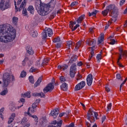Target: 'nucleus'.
Instances as JSON below:
<instances>
[{
  "label": "nucleus",
  "mask_w": 127,
  "mask_h": 127,
  "mask_svg": "<svg viewBox=\"0 0 127 127\" xmlns=\"http://www.w3.org/2000/svg\"><path fill=\"white\" fill-rule=\"evenodd\" d=\"M8 92V91L7 90V88H5L0 93V95L1 96H5L6 94H7Z\"/></svg>",
  "instance_id": "obj_31"
},
{
  "label": "nucleus",
  "mask_w": 127,
  "mask_h": 127,
  "mask_svg": "<svg viewBox=\"0 0 127 127\" xmlns=\"http://www.w3.org/2000/svg\"><path fill=\"white\" fill-rule=\"evenodd\" d=\"M24 98H25V97H27V98H30V92H28L26 93H25L23 95Z\"/></svg>",
  "instance_id": "obj_45"
},
{
  "label": "nucleus",
  "mask_w": 127,
  "mask_h": 127,
  "mask_svg": "<svg viewBox=\"0 0 127 127\" xmlns=\"http://www.w3.org/2000/svg\"><path fill=\"white\" fill-rule=\"evenodd\" d=\"M86 80L88 86H91L92 83H93V76L92 74H89L87 76Z\"/></svg>",
  "instance_id": "obj_14"
},
{
  "label": "nucleus",
  "mask_w": 127,
  "mask_h": 127,
  "mask_svg": "<svg viewBox=\"0 0 127 127\" xmlns=\"http://www.w3.org/2000/svg\"><path fill=\"white\" fill-rule=\"evenodd\" d=\"M37 70V69L35 68H34V67H32L29 70L30 73H33V72H36V71Z\"/></svg>",
  "instance_id": "obj_42"
},
{
  "label": "nucleus",
  "mask_w": 127,
  "mask_h": 127,
  "mask_svg": "<svg viewBox=\"0 0 127 127\" xmlns=\"http://www.w3.org/2000/svg\"><path fill=\"white\" fill-rule=\"evenodd\" d=\"M95 118L96 120H99L98 118V113L94 112V111L90 109L87 112V119L89 121L90 123L86 122V127H92V123H94L95 122Z\"/></svg>",
  "instance_id": "obj_3"
},
{
  "label": "nucleus",
  "mask_w": 127,
  "mask_h": 127,
  "mask_svg": "<svg viewBox=\"0 0 127 127\" xmlns=\"http://www.w3.org/2000/svg\"><path fill=\"white\" fill-rule=\"evenodd\" d=\"M12 22L13 24L16 25V24L17 23V22H18V18L16 17H13L12 18Z\"/></svg>",
  "instance_id": "obj_30"
},
{
  "label": "nucleus",
  "mask_w": 127,
  "mask_h": 127,
  "mask_svg": "<svg viewBox=\"0 0 127 127\" xmlns=\"http://www.w3.org/2000/svg\"><path fill=\"white\" fill-rule=\"evenodd\" d=\"M113 21H114V20H112V19H111V20L109 21V23L107 24L105 26V30H107V29L109 28V27L110 26V25H111V24H112V22H113Z\"/></svg>",
  "instance_id": "obj_34"
},
{
  "label": "nucleus",
  "mask_w": 127,
  "mask_h": 127,
  "mask_svg": "<svg viewBox=\"0 0 127 127\" xmlns=\"http://www.w3.org/2000/svg\"><path fill=\"white\" fill-rule=\"evenodd\" d=\"M66 127H77V126H75L74 123H72L69 125L66 126Z\"/></svg>",
  "instance_id": "obj_54"
},
{
  "label": "nucleus",
  "mask_w": 127,
  "mask_h": 127,
  "mask_svg": "<svg viewBox=\"0 0 127 127\" xmlns=\"http://www.w3.org/2000/svg\"><path fill=\"white\" fill-rule=\"evenodd\" d=\"M2 80L3 82L2 87L5 89V88L8 87V85L10 83V75L9 73H5L3 75Z\"/></svg>",
  "instance_id": "obj_6"
},
{
  "label": "nucleus",
  "mask_w": 127,
  "mask_h": 127,
  "mask_svg": "<svg viewBox=\"0 0 127 127\" xmlns=\"http://www.w3.org/2000/svg\"><path fill=\"white\" fill-rule=\"evenodd\" d=\"M94 47H90L91 48V56L89 57L88 60L89 61H90V60H91V58L93 57V56H94V49H93V48H94Z\"/></svg>",
  "instance_id": "obj_29"
},
{
  "label": "nucleus",
  "mask_w": 127,
  "mask_h": 127,
  "mask_svg": "<svg viewBox=\"0 0 127 127\" xmlns=\"http://www.w3.org/2000/svg\"><path fill=\"white\" fill-rule=\"evenodd\" d=\"M115 43H116V41L115 40H111V41L110 43V44H111L112 45H114Z\"/></svg>",
  "instance_id": "obj_57"
},
{
  "label": "nucleus",
  "mask_w": 127,
  "mask_h": 127,
  "mask_svg": "<svg viewBox=\"0 0 127 127\" xmlns=\"http://www.w3.org/2000/svg\"><path fill=\"white\" fill-rule=\"evenodd\" d=\"M75 61H76V59L73 57L72 58H71L70 60L69 61V64H72V63H74V62H75Z\"/></svg>",
  "instance_id": "obj_41"
},
{
  "label": "nucleus",
  "mask_w": 127,
  "mask_h": 127,
  "mask_svg": "<svg viewBox=\"0 0 127 127\" xmlns=\"http://www.w3.org/2000/svg\"><path fill=\"white\" fill-rule=\"evenodd\" d=\"M26 50L27 53L29 54V55H33L34 52L33 51V50H32V48L30 46H28L26 48Z\"/></svg>",
  "instance_id": "obj_16"
},
{
  "label": "nucleus",
  "mask_w": 127,
  "mask_h": 127,
  "mask_svg": "<svg viewBox=\"0 0 127 127\" xmlns=\"http://www.w3.org/2000/svg\"><path fill=\"white\" fill-rule=\"evenodd\" d=\"M61 43H58L56 46L57 48H60V47H61Z\"/></svg>",
  "instance_id": "obj_61"
},
{
  "label": "nucleus",
  "mask_w": 127,
  "mask_h": 127,
  "mask_svg": "<svg viewBox=\"0 0 127 127\" xmlns=\"http://www.w3.org/2000/svg\"><path fill=\"white\" fill-rule=\"evenodd\" d=\"M119 50L123 55V56H125L126 57H127V51H123V48L122 47L119 48Z\"/></svg>",
  "instance_id": "obj_21"
},
{
  "label": "nucleus",
  "mask_w": 127,
  "mask_h": 127,
  "mask_svg": "<svg viewBox=\"0 0 127 127\" xmlns=\"http://www.w3.org/2000/svg\"><path fill=\"white\" fill-rule=\"evenodd\" d=\"M28 122V119H27V118L24 117L23 118L21 121V125H27V124H28V123H27Z\"/></svg>",
  "instance_id": "obj_28"
},
{
  "label": "nucleus",
  "mask_w": 127,
  "mask_h": 127,
  "mask_svg": "<svg viewBox=\"0 0 127 127\" xmlns=\"http://www.w3.org/2000/svg\"><path fill=\"white\" fill-rule=\"evenodd\" d=\"M117 64L118 65H119L120 67H121L122 68H124V66L123 65V64H121V63H120V62L118 61H117Z\"/></svg>",
  "instance_id": "obj_60"
},
{
  "label": "nucleus",
  "mask_w": 127,
  "mask_h": 127,
  "mask_svg": "<svg viewBox=\"0 0 127 127\" xmlns=\"http://www.w3.org/2000/svg\"><path fill=\"white\" fill-rule=\"evenodd\" d=\"M10 2L8 0H1L0 2V9L1 10H5L7 8H10Z\"/></svg>",
  "instance_id": "obj_7"
},
{
  "label": "nucleus",
  "mask_w": 127,
  "mask_h": 127,
  "mask_svg": "<svg viewBox=\"0 0 127 127\" xmlns=\"http://www.w3.org/2000/svg\"><path fill=\"white\" fill-rule=\"evenodd\" d=\"M53 41V42H54V43H56V42H60V38L59 37H58L57 38L54 39Z\"/></svg>",
  "instance_id": "obj_43"
},
{
  "label": "nucleus",
  "mask_w": 127,
  "mask_h": 127,
  "mask_svg": "<svg viewBox=\"0 0 127 127\" xmlns=\"http://www.w3.org/2000/svg\"><path fill=\"white\" fill-rule=\"evenodd\" d=\"M38 34L37 31H32L31 32V35H32V37H37Z\"/></svg>",
  "instance_id": "obj_32"
},
{
  "label": "nucleus",
  "mask_w": 127,
  "mask_h": 127,
  "mask_svg": "<svg viewBox=\"0 0 127 127\" xmlns=\"http://www.w3.org/2000/svg\"><path fill=\"white\" fill-rule=\"evenodd\" d=\"M97 12H98L97 10H95L93 11L92 13L89 12L88 15L89 16H92V15H96L97 14Z\"/></svg>",
  "instance_id": "obj_39"
},
{
  "label": "nucleus",
  "mask_w": 127,
  "mask_h": 127,
  "mask_svg": "<svg viewBox=\"0 0 127 127\" xmlns=\"http://www.w3.org/2000/svg\"><path fill=\"white\" fill-rule=\"evenodd\" d=\"M55 6V1L51 0L49 4H45L41 2V0H36L35 2V7L39 14L43 16H45L51 12V10Z\"/></svg>",
  "instance_id": "obj_2"
},
{
  "label": "nucleus",
  "mask_w": 127,
  "mask_h": 127,
  "mask_svg": "<svg viewBox=\"0 0 127 127\" xmlns=\"http://www.w3.org/2000/svg\"><path fill=\"white\" fill-rule=\"evenodd\" d=\"M68 68V65L66 64H63L62 65H58V69L59 70H63V71H65L66 69Z\"/></svg>",
  "instance_id": "obj_19"
},
{
  "label": "nucleus",
  "mask_w": 127,
  "mask_h": 127,
  "mask_svg": "<svg viewBox=\"0 0 127 127\" xmlns=\"http://www.w3.org/2000/svg\"><path fill=\"white\" fill-rule=\"evenodd\" d=\"M61 89L63 90V91H67L68 89V85L66 83H64L61 86Z\"/></svg>",
  "instance_id": "obj_23"
},
{
  "label": "nucleus",
  "mask_w": 127,
  "mask_h": 127,
  "mask_svg": "<svg viewBox=\"0 0 127 127\" xmlns=\"http://www.w3.org/2000/svg\"><path fill=\"white\" fill-rule=\"evenodd\" d=\"M77 4H78V2L74 1L71 3L70 6H71V7H73V6H75V5H77Z\"/></svg>",
  "instance_id": "obj_47"
},
{
  "label": "nucleus",
  "mask_w": 127,
  "mask_h": 127,
  "mask_svg": "<svg viewBox=\"0 0 127 127\" xmlns=\"http://www.w3.org/2000/svg\"><path fill=\"white\" fill-rule=\"evenodd\" d=\"M74 43H73L72 41H66V48H67V49H70V48H72V46H74Z\"/></svg>",
  "instance_id": "obj_17"
},
{
  "label": "nucleus",
  "mask_w": 127,
  "mask_h": 127,
  "mask_svg": "<svg viewBox=\"0 0 127 127\" xmlns=\"http://www.w3.org/2000/svg\"><path fill=\"white\" fill-rule=\"evenodd\" d=\"M75 74H76L75 71H72L70 70L69 75L71 78H74V77H75Z\"/></svg>",
  "instance_id": "obj_37"
},
{
  "label": "nucleus",
  "mask_w": 127,
  "mask_h": 127,
  "mask_svg": "<svg viewBox=\"0 0 127 127\" xmlns=\"http://www.w3.org/2000/svg\"><path fill=\"white\" fill-rule=\"evenodd\" d=\"M60 80L61 83H64V82H65V81H66V79H65V77H64V76H61L60 78Z\"/></svg>",
  "instance_id": "obj_48"
},
{
  "label": "nucleus",
  "mask_w": 127,
  "mask_h": 127,
  "mask_svg": "<svg viewBox=\"0 0 127 127\" xmlns=\"http://www.w3.org/2000/svg\"><path fill=\"white\" fill-rule=\"evenodd\" d=\"M126 2V0H121L120 5H123Z\"/></svg>",
  "instance_id": "obj_58"
},
{
  "label": "nucleus",
  "mask_w": 127,
  "mask_h": 127,
  "mask_svg": "<svg viewBox=\"0 0 127 127\" xmlns=\"http://www.w3.org/2000/svg\"><path fill=\"white\" fill-rule=\"evenodd\" d=\"M107 9L110 11V16H112L111 20H113L114 22L117 21L118 17V9L115 4H111L107 7Z\"/></svg>",
  "instance_id": "obj_4"
},
{
  "label": "nucleus",
  "mask_w": 127,
  "mask_h": 127,
  "mask_svg": "<svg viewBox=\"0 0 127 127\" xmlns=\"http://www.w3.org/2000/svg\"><path fill=\"white\" fill-rule=\"evenodd\" d=\"M112 109V103H110L107 106V111L109 112Z\"/></svg>",
  "instance_id": "obj_51"
},
{
  "label": "nucleus",
  "mask_w": 127,
  "mask_h": 127,
  "mask_svg": "<svg viewBox=\"0 0 127 127\" xmlns=\"http://www.w3.org/2000/svg\"><path fill=\"white\" fill-rule=\"evenodd\" d=\"M59 114V110L58 109V108H56L53 111H52L50 115L52 116V117H53L54 119H56Z\"/></svg>",
  "instance_id": "obj_12"
},
{
  "label": "nucleus",
  "mask_w": 127,
  "mask_h": 127,
  "mask_svg": "<svg viewBox=\"0 0 127 127\" xmlns=\"http://www.w3.org/2000/svg\"><path fill=\"white\" fill-rule=\"evenodd\" d=\"M29 81L30 82V83H31V84H34V78H33V76H29Z\"/></svg>",
  "instance_id": "obj_38"
},
{
  "label": "nucleus",
  "mask_w": 127,
  "mask_h": 127,
  "mask_svg": "<svg viewBox=\"0 0 127 127\" xmlns=\"http://www.w3.org/2000/svg\"><path fill=\"white\" fill-rule=\"evenodd\" d=\"M80 26V25L79 24H76L72 29V31H74V30H76L78 27Z\"/></svg>",
  "instance_id": "obj_52"
},
{
  "label": "nucleus",
  "mask_w": 127,
  "mask_h": 127,
  "mask_svg": "<svg viewBox=\"0 0 127 127\" xmlns=\"http://www.w3.org/2000/svg\"><path fill=\"white\" fill-rule=\"evenodd\" d=\"M108 13H109V11L107 9L102 12V14L104 16H107V15H108Z\"/></svg>",
  "instance_id": "obj_36"
},
{
  "label": "nucleus",
  "mask_w": 127,
  "mask_h": 127,
  "mask_svg": "<svg viewBox=\"0 0 127 127\" xmlns=\"http://www.w3.org/2000/svg\"><path fill=\"white\" fill-rule=\"evenodd\" d=\"M49 62V59L46 58L44 59L43 61V63L42 64V65L44 66V65H47V64Z\"/></svg>",
  "instance_id": "obj_33"
},
{
  "label": "nucleus",
  "mask_w": 127,
  "mask_h": 127,
  "mask_svg": "<svg viewBox=\"0 0 127 127\" xmlns=\"http://www.w3.org/2000/svg\"><path fill=\"white\" fill-rule=\"evenodd\" d=\"M33 96L35 97H41V98H44L45 94L43 92H41L40 93H34L33 94Z\"/></svg>",
  "instance_id": "obj_25"
},
{
  "label": "nucleus",
  "mask_w": 127,
  "mask_h": 127,
  "mask_svg": "<svg viewBox=\"0 0 127 127\" xmlns=\"http://www.w3.org/2000/svg\"><path fill=\"white\" fill-rule=\"evenodd\" d=\"M31 65H32V63H31V62L30 61H29V62L28 63V67H30Z\"/></svg>",
  "instance_id": "obj_64"
},
{
  "label": "nucleus",
  "mask_w": 127,
  "mask_h": 127,
  "mask_svg": "<svg viewBox=\"0 0 127 127\" xmlns=\"http://www.w3.org/2000/svg\"><path fill=\"white\" fill-rule=\"evenodd\" d=\"M96 58L97 59V61H100V60H101L102 58V55H101L100 54L97 55V56L96 57Z\"/></svg>",
  "instance_id": "obj_53"
},
{
  "label": "nucleus",
  "mask_w": 127,
  "mask_h": 127,
  "mask_svg": "<svg viewBox=\"0 0 127 127\" xmlns=\"http://www.w3.org/2000/svg\"><path fill=\"white\" fill-rule=\"evenodd\" d=\"M55 13H52L49 17V19H53L54 17H55Z\"/></svg>",
  "instance_id": "obj_46"
},
{
  "label": "nucleus",
  "mask_w": 127,
  "mask_h": 127,
  "mask_svg": "<svg viewBox=\"0 0 127 127\" xmlns=\"http://www.w3.org/2000/svg\"><path fill=\"white\" fill-rule=\"evenodd\" d=\"M16 36L15 29L8 24L0 25V42L7 43L14 40Z\"/></svg>",
  "instance_id": "obj_1"
},
{
  "label": "nucleus",
  "mask_w": 127,
  "mask_h": 127,
  "mask_svg": "<svg viewBox=\"0 0 127 127\" xmlns=\"http://www.w3.org/2000/svg\"><path fill=\"white\" fill-rule=\"evenodd\" d=\"M70 114V112H66V113H61L59 115V117L60 118H62V117H63V116H64L65 115H69Z\"/></svg>",
  "instance_id": "obj_44"
},
{
  "label": "nucleus",
  "mask_w": 127,
  "mask_h": 127,
  "mask_svg": "<svg viewBox=\"0 0 127 127\" xmlns=\"http://www.w3.org/2000/svg\"><path fill=\"white\" fill-rule=\"evenodd\" d=\"M63 123V121L60 120L59 123H58V127H62V123Z\"/></svg>",
  "instance_id": "obj_50"
},
{
  "label": "nucleus",
  "mask_w": 127,
  "mask_h": 127,
  "mask_svg": "<svg viewBox=\"0 0 127 127\" xmlns=\"http://www.w3.org/2000/svg\"><path fill=\"white\" fill-rule=\"evenodd\" d=\"M30 113H31V114L35 113V110H34V106L33 105L32 107H30L28 108L27 115H29V117H31V118H33V119H35L36 123H38V118L37 117V116H36V115H32L30 114Z\"/></svg>",
  "instance_id": "obj_9"
},
{
  "label": "nucleus",
  "mask_w": 127,
  "mask_h": 127,
  "mask_svg": "<svg viewBox=\"0 0 127 127\" xmlns=\"http://www.w3.org/2000/svg\"><path fill=\"white\" fill-rule=\"evenodd\" d=\"M53 89H54V83H50L43 89L44 93L46 94L50 91H52Z\"/></svg>",
  "instance_id": "obj_10"
},
{
  "label": "nucleus",
  "mask_w": 127,
  "mask_h": 127,
  "mask_svg": "<svg viewBox=\"0 0 127 127\" xmlns=\"http://www.w3.org/2000/svg\"><path fill=\"white\" fill-rule=\"evenodd\" d=\"M95 29V28H89V32L90 33H93L94 32V30Z\"/></svg>",
  "instance_id": "obj_55"
},
{
  "label": "nucleus",
  "mask_w": 127,
  "mask_h": 127,
  "mask_svg": "<svg viewBox=\"0 0 127 127\" xmlns=\"http://www.w3.org/2000/svg\"><path fill=\"white\" fill-rule=\"evenodd\" d=\"M21 1H22V0H18L17 1V5H19V4L21 3Z\"/></svg>",
  "instance_id": "obj_62"
},
{
  "label": "nucleus",
  "mask_w": 127,
  "mask_h": 127,
  "mask_svg": "<svg viewBox=\"0 0 127 127\" xmlns=\"http://www.w3.org/2000/svg\"><path fill=\"white\" fill-rule=\"evenodd\" d=\"M77 65H76V64H73L71 65L70 68V71H73V72H76L77 71Z\"/></svg>",
  "instance_id": "obj_24"
},
{
  "label": "nucleus",
  "mask_w": 127,
  "mask_h": 127,
  "mask_svg": "<svg viewBox=\"0 0 127 127\" xmlns=\"http://www.w3.org/2000/svg\"><path fill=\"white\" fill-rule=\"evenodd\" d=\"M28 61V58L26 57L24 60L22 61V64L23 66H25L26 62Z\"/></svg>",
  "instance_id": "obj_35"
},
{
  "label": "nucleus",
  "mask_w": 127,
  "mask_h": 127,
  "mask_svg": "<svg viewBox=\"0 0 127 127\" xmlns=\"http://www.w3.org/2000/svg\"><path fill=\"white\" fill-rule=\"evenodd\" d=\"M105 90H106V92H110V91H111V90H110V88H109V87H108V86H106V87H105Z\"/></svg>",
  "instance_id": "obj_59"
},
{
  "label": "nucleus",
  "mask_w": 127,
  "mask_h": 127,
  "mask_svg": "<svg viewBox=\"0 0 127 127\" xmlns=\"http://www.w3.org/2000/svg\"><path fill=\"white\" fill-rule=\"evenodd\" d=\"M85 86H86V82L84 81H82L75 86L74 90L75 91H79L83 89Z\"/></svg>",
  "instance_id": "obj_11"
},
{
  "label": "nucleus",
  "mask_w": 127,
  "mask_h": 127,
  "mask_svg": "<svg viewBox=\"0 0 127 127\" xmlns=\"http://www.w3.org/2000/svg\"><path fill=\"white\" fill-rule=\"evenodd\" d=\"M84 18H85V15L82 14L80 17H79V18L77 19L76 22L77 23H81L84 20Z\"/></svg>",
  "instance_id": "obj_22"
},
{
  "label": "nucleus",
  "mask_w": 127,
  "mask_h": 127,
  "mask_svg": "<svg viewBox=\"0 0 127 127\" xmlns=\"http://www.w3.org/2000/svg\"><path fill=\"white\" fill-rule=\"evenodd\" d=\"M27 10L28 11H30L31 14H34V8H33V6H29Z\"/></svg>",
  "instance_id": "obj_26"
},
{
  "label": "nucleus",
  "mask_w": 127,
  "mask_h": 127,
  "mask_svg": "<svg viewBox=\"0 0 127 127\" xmlns=\"http://www.w3.org/2000/svg\"><path fill=\"white\" fill-rule=\"evenodd\" d=\"M14 2L15 8L16 9V12H17V11H20V10L23 8L22 11V14H23L24 16H27V17H28V16H27V10H26V8H25V6H26V3H27V0H23L20 5L19 8H18L16 6V1H14Z\"/></svg>",
  "instance_id": "obj_5"
},
{
  "label": "nucleus",
  "mask_w": 127,
  "mask_h": 127,
  "mask_svg": "<svg viewBox=\"0 0 127 127\" xmlns=\"http://www.w3.org/2000/svg\"><path fill=\"white\" fill-rule=\"evenodd\" d=\"M83 44H84V42H83L82 41H79L78 42H77L76 44V45L74 48V51H78V50L79 49V48H80V47H81V46L83 45Z\"/></svg>",
  "instance_id": "obj_15"
},
{
  "label": "nucleus",
  "mask_w": 127,
  "mask_h": 127,
  "mask_svg": "<svg viewBox=\"0 0 127 127\" xmlns=\"http://www.w3.org/2000/svg\"><path fill=\"white\" fill-rule=\"evenodd\" d=\"M81 79H82V75L78 73L76 77V80L77 81H79V80H81Z\"/></svg>",
  "instance_id": "obj_49"
},
{
  "label": "nucleus",
  "mask_w": 127,
  "mask_h": 127,
  "mask_svg": "<svg viewBox=\"0 0 127 127\" xmlns=\"http://www.w3.org/2000/svg\"><path fill=\"white\" fill-rule=\"evenodd\" d=\"M53 34V32H52V29L48 28L47 30H45L42 33V39L44 41H46V39H47V35L49 37H51Z\"/></svg>",
  "instance_id": "obj_8"
},
{
  "label": "nucleus",
  "mask_w": 127,
  "mask_h": 127,
  "mask_svg": "<svg viewBox=\"0 0 127 127\" xmlns=\"http://www.w3.org/2000/svg\"><path fill=\"white\" fill-rule=\"evenodd\" d=\"M25 76H26V72L24 71V70H23L21 73L20 77H21V78H23L25 77Z\"/></svg>",
  "instance_id": "obj_40"
},
{
  "label": "nucleus",
  "mask_w": 127,
  "mask_h": 127,
  "mask_svg": "<svg viewBox=\"0 0 127 127\" xmlns=\"http://www.w3.org/2000/svg\"><path fill=\"white\" fill-rule=\"evenodd\" d=\"M117 78L118 79V80H120L121 78V74H117L116 75Z\"/></svg>",
  "instance_id": "obj_63"
},
{
  "label": "nucleus",
  "mask_w": 127,
  "mask_h": 127,
  "mask_svg": "<svg viewBox=\"0 0 127 127\" xmlns=\"http://www.w3.org/2000/svg\"><path fill=\"white\" fill-rule=\"evenodd\" d=\"M103 41H104V33H102L101 34V37L98 38V45L100 47H102V46L104 45V43H103Z\"/></svg>",
  "instance_id": "obj_13"
},
{
  "label": "nucleus",
  "mask_w": 127,
  "mask_h": 127,
  "mask_svg": "<svg viewBox=\"0 0 127 127\" xmlns=\"http://www.w3.org/2000/svg\"><path fill=\"white\" fill-rule=\"evenodd\" d=\"M42 81V77H39L37 81L34 84V88H36L37 86L40 85V83Z\"/></svg>",
  "instance_id": "obj_27"
},
{
  "label": "nucleus",
  "mask_w": 127,
  "mask_h": 127,
  "mask_svg": "<svg viewBox=\"0 0 127 127\" xmlns=\"http://www.w3.org/2000/svg\"><path fill=\"white\" fill-rule=\"evenodd\" d=\"M106 116H104L103 117H102V124H103V123H104L105 122V121H106Z\"/></svg>",
  "instance_id": "obj_56"
},
{
  "label": "nucleus",
  "mask_w": 127,
  "mask_h": 127,
  "mask_svg": "<svg viewBox=\"0 0 127 127\" xmlns=\"http://www.w3.org/2000/svg\"><path fill=\"white\" fill-rule=\"evenodd\" d=\"M86 44H88L89 46H92L93 45H95L96 44V41L94 39L87 40Z\"/></svg>",
  "instance_id": "obj_18"
},
{
  "label": "nucleus",
  "mask_w": 127,
  "mask_h": 127,
  "mask_svg": "<svg viewBox=\"0 0 127 127\" xmlns=\"http://www.w3.org/2000/svg\"><path fill=\"white\" fill-rule=\"evenodd\" d=\"M14 118H15V114L13 113L11 115V116L8 119V124H11L14 120Z\"/></svg>",
  "instance_id": "obj_20"
}]
</instances>
